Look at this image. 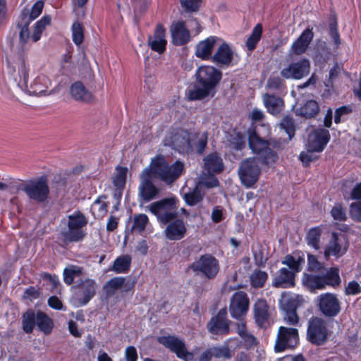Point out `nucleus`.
I'll use <instances>...</instances> for the list:
<instances>
[{"mask_svg": "<svg viewBox=\"0 0 361 361\" xmlns=\"http://www.w3.org/2000/svg\"><path fill=\"white\" fill-rule=\"evenodd\" d=\"M295 274L286 267L281 268L272 280V285L275 288H288L295 285Z\"/></svg>", "mask_w": 361, "mask_h": 361, "instance_id": "27", "label": "nucleus"}, {"mask_svg": "<svg viewBox=\"0 0 361 361\" xmlns=\"http://www.w3.org/2000/svg\"><path fill=\"white\" fill-rule=\"evenodd\" d=\"M187 233V228L182 219H175L167 224L164 230L165 237L169 240H180Z\"/></svg>", "mask_w": 361, "mask_h": 361, "instance_id": "22", "label": "nucleus"}, {"mask_svg": "<svg viewBox=\"0 0 361 361\" xmlns=\"http://www.w3.org/2000/svg\"><path fill=\"white\" fill-rule=\"evenodd\" d=\"M149 221L148 217L145 214H135L133 217L132 230L141 233L145 231Z\"/></svg>", "mask_w": 361, "mask_h": 361, "instance_id": "53", "label": "nucleus"}, {"mask_svg": "<svg viewBox=\"0 0 361 361\" xmlns=\"http://www.w3.org/2000/svg\"><path fill=\"white\" fill-rule=\"evenodd\" d=\"M361 293V286L355 281L348 282L345 289V293L347 295H355Z\"/></svg>", "mask_w": 361, "mask_h": 361, "instance_id": "64", "label": "nucleus"}, {"mask_svg": "<svg viewBox=\"0 0 361 361\" xmlns=\"http://www.w3.org/2000/svg\"><path fill=\"white\" fill-rule=\"evenodd\" d=\"M72 39L77 46L82 44L85 39V28L82 23L75 21L71 27Z\"/></svg>", "mask_w": 361, "mask_h": 361, "instance_id": "48", "label": "nucleus"}, {"mask_svg": "<svg viewBox=\"0 0 361 361\" xmlns=\"http://www.w3.org/2000/svg\"><path fill=\"white\" fill-rule=\"evenodd\" d=\"M87 224V219L80 211H76L68 216L67 229L61 231L62 241L68 245L79 243L84 240L86 232L84 228Z\"/></svg>", "mask_w": 361, "mask_h": 361, "instance_id": "4", "label": "nucleus"}, {"mask_svg": "<svg viewBox=\"0 0 361 361\" xmlns=\"http://www.w3.org/2000/svg\"><path fill=\"white\" fill-rule=\"evenodd\" d=\"M231 147L235 151H240L245 147V137L240 133H236L229 139Z\"/></svg>", "mask_w": 361, "mask_h": 361, "instance_id": "56", "label": "nucleus"}, {"mask_svg": "<svg viewBox=\"0 0 361 361\" xmlns=\"http://www.w3.org/2000/svg\"><path fill=\"white\" fill-rule=\"evenodd\" d=\"M192 135H195L190 142L192 148V153L195 152L198 155H202L207 147L208 133L207 131L203 133L192 132Z\"/></svg>", "mask_w": 361, "mask_h": 361, "instance_id": "34", "label": "nucleus"}, {"mask_svg": "<svg viewBox=\"0 0 361 361\" xmlns=\"http://www.w3.org/2000/svg\"><path fill=\"white\" fill-rule=\"evenodd\" d=\"M349 215L354 221L361 223V200L350 204Z\"/></svg>", "mask_w": 361, "mask_h": 361, "instance_id": "59", "label": "nucleus"}, {"mask_svg": "<svg viewBox=\"0 0 361 361\" xmlns=\"http://www.w3.org/2000/svg\"><path fill=\"white\" fill-rule=\"evenodd\" d=\"M324 288L331 287L336 288L341 283L340 270L338 267H324V270L319 272Z\"/></svg>", "mask_w": 361, "mask_h": 361, "instance_id": "28", "label": "nucleus"}, {"mask_svg": "<svg viewBox=\"0 0 361 361\" xmlns=\"http://www.w3.org/2000/svg\"><path fill=\"white\" fill-rule=\"evenodd\" d=\"M263 102L267 111L272 115L279 114L284 107L283 99L269 93L263 95Z\"/></svg>", "mask_w": 361, "mask_h": 361, "instance_id": "32", "label": "nucleus"}, {"mask_svg": "<svg viewBox=\"0 0 361 361\" xmlns=\"http://www.w3.org/2000/svg\"><path fill=\"white\" fill-rule=\"evenodd\" d=\"M219 40L220 38L216 36H209L205 39L200 41L195 47V56L202 60H212L214 46Z\"/></svg>", "mask_w": 361, "mask_h": 361, "instance_id": "24", "label": "nucleus"}, {"mask_svg": "<svg viewBox=\"0 0 361 361\" xmlns=\"http://www.w3.org/2000/svg\"><path fill=\"white\" fill-rule=\"evenodd\" d=\"M323 231L321 226L310 228L305 236V241L308 246L318 250L320 248V241Z\"/></svg>", "mask_w": 361, "mask_h": 361, "instance_id": "40", "label": "nucleus"}, {"mask_svg": "<svg viewBox=\"0 0 361 361\" xmlns=\"http://www.w3.org/2000/svg\"><path fill=\"white\" fill-rule=\"evenodd\" d=\"M96 286L95 281L90 278L80 279L73 286L80 306L86 305L94 298Z\"/></svg>", "mask_w": 361, "mask_h": 361, "instance_id": "15", "label": "nucleus"}, {"mask_svg": "<svg viewBox=\"0 0 361 361\" xmlns=\"http://www.w3.org/2000/svg\"><path fill=\"white\" fill-rule=\"evenodd\" d=\"M233 59V51L228 44L224 42L212 56V61L217 65L229 66Z\"/></svg>", "mask_w": 361, "mask_h": 361, "instance_id": "30", "label": "nucleus"}, {"mask_svg": "<svg viewBox=\"0 0 361 361\" xmlns=\"http://www.w3.org/2000/svg\"><path fill=\"white\" fill-rule=\"evenodd\" d=\"M270 145L269 140L261 137L255 130H249L248 145L255 157L243 160L238 169L239 178L245 188H252L258 181L261 174L259 164L269 168L276 163L279 155Z\"/></svg>", "mask_w": 361, "mask_h": 361, "instance_id": "1", "label": "nucleus"}, {"mask_svg": "<svg viewBox=\"0 0 361 361\" xmlns=\"http://www.w3.org/2000/svg\"><path fill=\"white\" fill-rule=\"evenodd\" d=\"M214 357L216 358L230 359L232 357V352L228 345L212 347Z\"/></svg>", "mask_w": 361, "mask_h": 361, "instance_id": "58", "label": "nucleus"}, {"mask_svg": "<svg viewBox=\"0 0 361 361\" xmlns=\"http://www.w3.org/2000/svg\"><path fill=\"white\" fill-rule=\"evenodd\" d=\"M19 188L30 200L37 203L46 202L50 193L48 180L45 176L29 180L25 183L20 184Z\"/></svg>", "mask_w": 361, "mask_h": 361, "instance_id": "7", "label": "nucleus"}, {"mask_svg": "<svg viewBox=\"0 0 361 361\" xmlns=\"http://www.w3.org/2000/svg\"><path fill=\"white\" fill-rule=\"evenodd\" d=\"M195 135L188 130L181 129L171 137V146L180 154H192V148L190 144Z\"/></svg>", "mask_w": 361, "mask_h": 361, "instance_id": "17", "label": "nucleus"}, {"mask_svg": "<svg viewBox=\"0 0 361 361\" xmlns=\"http://www.w3.org/2000/svg\"><path fill=\"white\" fill-rule=\"evenodd\" d=\"M281 126L287 135L289 139H291L295 134V126L293 118L290 116H284L281 121Z\"/></svg>", "mask_w": 361, "mask_h": 361, "instance_id": "55", "label": "nucleus"}, {"mask_svg": "<svg viewBox=\"0 0 361 361\" xmlns=\"http://www.w3.org/2000/svg\"><path fill=\"white\" fill-rule=\"evenodd\" d=\"M178 199L176 196H172L152 202L149 209L156 216L160 224L166 225L178 217Z\"/></svg>", "mask_w": 361, "mask_h": 361, "instance_id": "5", "label": "nucleus"}, {"mask_svg": "<svg viewBox=\"0 0 361 361\" xmlns=\"http://www.w3.org/2000/svg\"><path fill=\"white\" fill-rule=\"evenodd\" d=\"M330 213L336 221H345L348 219L346 208L343 207L341 203H336L331 208Z\"/></svg>", "mask_w": 361, "mask_h": 361, "instance_id": "57", "label": "nucleus"}, {"mask_svg": "<svg viewBox=\"0 0 361 361\" xmlns=\"http://www.w3.org/2000/svg\"><path fill=\"white\" fill-rule=\"evenodd\" d=\"M343 240H345L344 235H339L336 232H332L331 238L324 249V257L329 259L330 257H339L343 256L347 251V247L342 248Z\"/></svg>", "mask_w": 361, "mask_h": 361, "instance_id": "21", "label": "nucleus"}, {"mask_svg": "<svg viewBox=\"0 0 361 361\" xmlns=\"http://www.w3.org/2000/svg\"><path fill=\"white\" fill-rule=\"evenodd\" d=\"M166 31L164 26L158 23L155 27L153 35L148 37L147 42L150 49L159 54H163L166 50Z\"/></svg>", "mask_w": 361, "mask_h": 361, "instance_id": "20", "label": "nucleus"}, {"mask_svg": "<svg viewBox=\"0 0 361 361\" xmlns=\"http://www.w3.org/2000/svg\"><path fill=\"white\" fill-rule=\"evenodd\" d=\"M353 112L352 107L348 105L341 106L336 109L334 115V122L338 124L341 121H344L345 119L342 118L347 116Z\"/></svg>", "mask_w": 361, "mask_h": 361, "instance_id": "61", "label": "nucleus"}, {"mask_svg": "<svg viewBox=\"0 0 361 361\" xmlns=\"http://www.w3.org/2000/svg\"><path fill=\"white\" fill-rule=\"evenodd\" d=\"M269 307L265 299H257L253 305L254 319L257 325L265 328L269 324Z\"/></svg>", "mask_w": 361, "mask_h": 361, "instance_id": "26", "label": "nucleus"}, {"mask_svg": "<svg viewBox=\"0 0 361 361\" xmlns=\"http://www.w3.org/2000/svg\"><path fill=\"white\" fill-rule=\"evenodd\" d=\"M157 341L171 352L175 353L179 359L184 361H190L193 359V353L188 350L185 341L178 336L173 335L161 336L157 338Z\"/></svg>", "mask_w": 361, "mask_h": 361, "instance_id": "9", "label": "nucleus"}, {"mask_svg": "<svg viewBox=\"0 0 361 361\" xmlns=\"http://www.w3.org/2000/svg\"><path fill=\"white\" fill-rule=\"evenodd\" d=\"M70 94L73 99L87 104L94 100V95L80 81L73 83L70 87Z\"/></svg>", "mask_w": 361, "mask_h": 361, "instance_id": "29", "label": "nucleus"}, {"mask_svg": "<svg viewBox=\"0 0 361 361\" xmlns=\"http://www.w3.org/2000/svg\"><path fill=\"white\" fill-rule=\"evenodd\" d=\"M51 20V16L46 15L35 23L33 34L32 35V39L34 42H37L40 39L42 32L46 27L50 25Z\"/></svg>", "mask_w": 361, "mask_h": 361, "instance_id": "46", "label": "nucleus"}, {"mask_svg": "<svg viewBox=\"0 0 361 361\" xmlns=\"http://www.w3.org/2000/svg\"><path fill=\"white\" fill-rule=\"evenodd\" d=\"M188 269L204 280L213 281L220 271V264L218 259L213 255L206 253L200 255L198 259L192 262L188 266Z\"/></svg>", "mask_w": 361, "mask_h": 361, "instance_id": "6", "label": "nucleus"}, {"mask_svg": "<svg viewBox=\"0 0 361 361\" xmlns=\"http://www.w3.org/2000/svg\"><path fill=\"white\" fill-rule=\"evenodd\" d=\"M314 38L313 27H307L291 45V51L297 56L305 54Z\"/></svg>", "mask_w": 361, "mask_h": 361, "instance_id": "23", "label": "nucleus"}, {"mask_svg": "<svg viewBox=\"0 0 361 361\" xmlns=\"http://www.w3.org/2000/svg\"><path fill=\"white\" fill-rule=\"evenodd\" d=\"M82 273V269L77 266H71L68 268L63 269V281L68 285H72L74 282L75 278L79 276Z\"/></svg>", "mask_w": 361, "mask_h": 361, "instance_id": "51", "label": "nucleus"}, {"mask_svg": "<svg viewBox=\"0 0 361 361\" xmlns=\"http://www.w3.org/2000/svg\"><path fill=\"white\" fill-rule=\"evenodd\" d=\"M324 264L318 260L314 255L309 254L307 255V271L311 273H317L324 270Z\"/></svg>", "mask_w": 361, "mask_h": 361, "instance_id": "54", "label": "nucleus"}, {"mask_svg": "<svg viewBox=\"0 0 361 361\" xmlns=\"http://www.w3.org/2000/svg\"><path fill=\"white\" fill-rule=\"evenodd\" d=\"M132 258L129 255H124L117 257L109 270L116 274H126L131 267Z\"/></svg>", "mask_w": 361, "mask_h": 361, "instance_id": "37", "label": "nucleus"}, {"mask_svg": "<svg viewBox=\"0 0 361 361\" xmlns=\"http://www.w3.org/2000/svg\"><path fill=\"white\" fill-rule=\"evenodd\" d=\"M303 285L311 291L325 289L319 272L304 273L302 276Z\"/></svg>", "mask_w": 361, "mask_h": 361, "instance_id": "39", "label": "nucleus"}, {"mask_svg": "<svg viewBox=\"0 0 361 361\" xmlns=\"http://www.w3.org/2000/svg\"><path fill=\"white\" fill-rule=\"evenodd\" d=\"M231 321L227 318L226 308L221 309L216 315L212 317L207 324L208 331L216 336H226L230 333Z\"/></svg>", "mask_w": 361, "mask_h": 361, "instance_id": "14", "label": "nucleus"}, {"mask_svg": "<svg viewBox=\"0 0 361 361\" xmlns=\"http://www.w3.org/2000/svg\"><path fill=\"white\" fill-rule=\"evenodd\" d=\"M138 195L142 202H148L155 199L159 194V188L154 183V179L141 172L140 174Z\"/></svg>", "mask_w": 361, "mask_h": 361, "instance_id": "16", "label": "nucleus"}, {"mask_svg": "<svg viewBox=\"0 0 361 361\" xmlns=\"http://www.w3.org/2000/svg\"><path fill=\"white\" fill-rule=\"evenodd\" d=\"M203 200V195L197 186L192 191L187 192L184 195V200L185 203L190 207L195 206L201 202Z\"/></svg>", "mask_w": 361, "mask_h": 361, "instance_id": "52", "label": "nucleus"}, {"mask_svg": "<svg viewBox=\"0 0 361 361\" xmlns=\"http://www.w3.org/2000/svg\"><path fill=\"white\" fill-rule=\"evenodd\" d=\"M170 30L172 42L175 46H183L190 42V32L187 28L185 21L173 22Z\"/></svg>", "mask_w": 361, "mask_h": 361, "instance_id": "19", "label": "nucleus"}, {"mask_svg": "<svg viewBox=\"0 0 361 361\" xmlns=\"http://www.w3.org/2000/svg\"><path fill=\"white\" fill-rule=\"evenodd\" d=\"M329 54L330 50L326 44V42L324 41L319 40L315 47V60L318 63H324L326 62Z\"/></svg>", "mask_w": 361, "mask_h": 361, "instance_id": "47", "label": "nucleus"}, {"mask_svg": "<svg viewBox=\"0 0 361 361\" xmlns=\"http://www.w3.org/2000/svg\"><path fill=\"white\" fill-rule=\"evenodd\" d=\"M116 170V173L114 177L113 184L118 189H123L126 183L128 169L125 166H118Z\"/></svg>", "mask_w": 361, "mask_h": 361, "instance_id": "50", "label": "nucleus"}, {"mask_svg": "<svg viewBox=\"0 0 361 361\" xmlns=\"http://www.w3.org/2000/svg\"><path fill=\"white\" fill-rule=\"evenodd\" d=\"M202 0H180L181 6L185 11L195 12L198 11Z\"/></svg>", "mask_w": 361, "mask_h": 361, "instance_id": "62", "label": "nucleus"}, {"mask_svg": "<svg viewBox=\"0 0 361 361\" xmlns=\"http://www.w3.org/2000/svg\"><path fill=\"white\" fill-rule=\"evenodd\" d=\"M102 197L106 198V196L102 195L99 197L94 200L91 207L92 214L96 219H103L108 212V204L101 200Z\"/></svg>", "mask_w": 361, "mask_h": 361, "instance_id": "45", "label": "nucleus"}, {"mask_svg": "<svg viewBox=\"0 0 361 361\" xmlns=\"http://www.w3.org/2000/svg\"><path fill=\"white\" fill-rule=\"evenodd\" d=\"M126 281V278L123 276H116L111 279L103 286L104 292L107 298H110L115 294L116 290L121 288Z\"/></svg>", "mask_w": 361, "mask_h": 361, "instance_id": "42", "label": "nucleus"}, {"mask_svg": "<svg viewBox=\"0 0 361 361\" xmlns=\"http://www.w3.org/2000/svg\"><path fill=\"white\" fill-rule=\"evenodd\" d=\"M281 263L288 266L289 270L294 271L295 274L299 273L302 269V265L305 264L304 255H301L300 252L287 255Z\"/></svg>", "mask_w": 361, "mask_h": 361, "instance_id": "35", "label": "nucleus"}, {"mask_svg": "<svg viewBox=\"0 0 361 361\" xmlns=\"http://www.w3.org/2000/svg\"><path fill=\"white\" fill-rule=\"evenodd\" d=\"M222 72L212 66H201L195 73V81L186 90L189 101H201L213 98L222 79Z\"/></svg>", "mask_w": 361, "mask_h": 361, "instance_id": "2", "label": "nucleus"}, {"mask_svg": "<svg viewBox=\"0 0 361 361\" xmlns=\"http://www.w3.org/2000/svg\"><path fill=\"white\" fill-rule=\"evenodd\" d=\"M204 169L207 173H221L224 169L223 159L219 153L214 152L203 159Z\"/></svg>", "mask_w": 361, "mask_h": 361, "instance_id": "31", "label": "nucleus"}, {"mask_svg": "<svg viewBox=\"0 0 361 361\" xmlns=\"http://www.w3.org/2000/svg\"><path fill=\"white\" fill-rule=\"evenodd\" d=\"M311 70L310 61L307 58H302L297 61H293L283 68L280 74L285 79L301 80L307 77Z\"/></svg>", "mask_w": 361, "mask_h": 361, "instance_id": "11", "label": "nucleus"}, {"mask_svg": "<svg viewBox=\"0 0 361 361\" xmlns=\"http://www.w3.org/2000/svg\"><path fill=\"white\" fill-rule=\"evenodd\" d=\"M329 35L335 45L338 47L341 44V38L336 21L332 22L329 24Z\"/></svg>", "mask_w": 361, "mask_h": 361, "instance_id": "63", "label": "nucleus"}, {"mask_svg": "<svg viewBox=\"0 0 361 361\" xmlns=\"http://www.w3.org/2000/svg\"><path fill=\"white\" fill-rule=\"evenodd\" d=\"M329 331L326 322L319 317H312L308 322L307 339L313 345H324L329 338Z\"/></svg>", "mask_w": 361, "mask_h": 361, "instance_id": "8", "label": "nucleus"}, {"mask_svg": "<svg viewBox=\"0 0 361 361\" xmlns=\"http://www.w3.org/2000/svg\"><path fill=\"white\" fill-rule=\"evenodd\" d=\"M268 279V274L260 269H256L250 276L251 286L255 288H260L264 287Z\"/></svg>", "mask_w": 361, "mask_h": 361, "instance_id": "49", "label": "nucleus"}, {"mask_svg": "<svg viewBox=\"0 0 361 361\" xmlns=\"http://www.w3.org/2000/svg\"><path fill=\"white\" fill-rule=\"evenodd\" d=\"M320 111L319 103L314 99L307 100L296 110L297 115L307 119L315 118Z\"/></svg>", "mask_w": 361, "mask_h": 361, "instance_id": "33", "label": "nucleus"}, {"mask_svg": "<svg viewBox=\"0 0 361 361\" xmlns=\"http://www.w3.org/2000/svg\"><path fill=\"white\" fill-rule=\"evenodd\" d=\"M317 307L323 315L329 318L336 317L341 310V302L337 295L329 292L318 296Z\"/></svg>", "mask_w": 361, "mask_h": 361, "instance_id": "12", "label": "nucleus"}, {"mask_svg": "<svg viewBox=\"0 0 361 361\" xmlns=\"http://www.w3.org/2000/svg\"><path fill=\"white\" fill-rule=\"evenodd\" d=\"M249 307L250 299L245 292L238 290L232 295L230 299L229 312L233 319L243 321L249 311Z\"/></svg>", "mask_w": 361, "mask_h": 361, "instance_id": "10", "label": "nucleus"}, {"mask_svg": "<svg viewBox=\"0 0 361 361\" xmlns=\"http://www.w3.org/2000/svg\"><path fill=\"white\" fill-rule=\"evenodd\" d=\"M284 80L279 76H270L267 83V88L274 90H281L284 88Z\"/></svg>", "mask_w": 361, "mask_h": 361, "instance_id": "60", "label": "nucleus"}, {"mask_svg": "<svg viewBox=\"0 0 361 361\" xmlns=\"http://www.w3.org/2000/svg\"><path fill=\"white\" fill-rule=\"evenodd\" d=\"M300 305L298 298L289 296L284 298L282 305L283 310L285 312V320L288 324L296 325L299 322V317L297 310Z\"/></svg>", "mask_w": 361, "mask_h": 361, "instance_id": "25", "label": "nucleus"}, {"mask_svg": "<svg viewBox=\"0 0 361 361\" xmlns=\"http://www.w3.org/2000/svg\"><path fill=\"white\" fill-rule=\"evenodd\" d=\"M263 27L261 23H257L252 29L250 35L245 42V45L248 51H254L262 35Z\"/></svg>", "mask_w": 361, "mask_h": 361, "instance_id": "43", "label": "nucleus"}, {"mask_svg": "<svg viewBox=\"0 0 361 361\" xmlns=\"http://www.w3.org/2000/svg\"><path fill=\"white\" fill-rule=\"evenodd\" d=\"M183 170L184 164L182 161L177 160L170 165L164 156L158 154L152 158L149 166L142 172L154 180L171 185L180 176Z\"/></svg>", "mask_w": 361, "mask_h": 361, "instance_id": "3", "label": "nucleus"}, {"mask_svg": "<svg viewBox=\"0 0 361 361\" xmlns=\"http://www.w3.org/2000/svg\"><path fill=\"white\" fill-rule=\"evenodd\" d=\"M331 138L329 131L325 128H319L314 130L308 141V151L310 152H321L324 150Z\"/></svg>", "mask_w": 361, "mask_h": 361, "instance_id": "18", "label": "nucleus"}, {"mask_svg": "<svg viewBox=\"0 0 361 361\" xmlns=\"http://www.w3.org/2000/svg\"><path fill=\"white\" fill-rule=\"evenodd\" d=\"M31 23L18 17V20L17 21L16 27L20 30L19 32V41L22 46L25 45L29 39H32V35H30V24Z\"/></svg>", "mask_w": 361, "mask_h": 361, "instance_id": "44", "label": "nucleus"}, {"mask_svg": "<svg viewBox=\"0 0 361 361\" xmlns=\"http://www.w3.org/2000/svg\"><path fill=\"white\" fill-rule=\"evenodd\" d=\"M44 5L42 0H38L34 4L30 11L27 9H23L19 17L32 23L41 15Z\"/></svg>", "mask_w": 361, "mask_h": 361, "instance_id": "41", "label": "nucleus"}, {"mask_svg": "<svg viewBox=\"0 0 361 361\" xmlns=\"http://www.w3.org/2000/svg\"><path fill=\"white\" fill-rule=\"evenodd\" d=\"M37 326L44 335L48 336L52 332L54 323L53 319L45 312L38 310Z\"/></svg>", "mask_w": 361, "mask_h": 361, "instance_id": "38", "label": "nucleus"}, {"mask_svg": "<svg viewBox=\"0 0 361 361\" xmlns=\"http://www.w3.org/2000/svg\"><path fill=\"white\" fill-rule=\"evenodd\" d=\"M22 329L27 334H30L33 332L35 326H37V311L32 309H27L22 314Z\"/></svg>", "mask_w": 361, "mask_h": 361, "instance_id": "36", "label": "nucleus"}, {"mask_svg": "<svg viewBox=\"0 0 361 361\" xmlns=\"http://www.w3.org/2000/svg\"><path fill=\"white\" fill-rule=\"evenodd\" d=\"M298 330L295 328L280 326L278 331L274 349L280 353L287 348H294L298 342Z\"/></svg>", "mask_w": 361, "mask_h": 361, "instance_id": "13", "label": "nucleus"}]
</instances>
